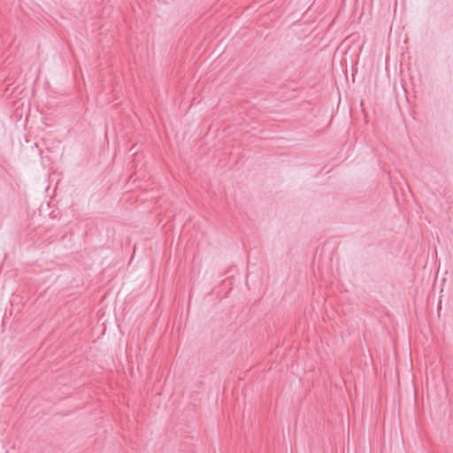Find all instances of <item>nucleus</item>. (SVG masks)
I'll return each mask as SVG.
<instances>
[{
  "label": "nucleus",
  "mask_w": 453,
  "mask_h": 453,
  "mask_svg": "<svg viewBox=\"0 0 453 453\" xmlns=\"http://www.w3.org/2000/svg\"><path fill=\"white\" fill-rule=\"evenodd\" d=\"M57 190V185L54 187L53 191L55 192Z\"/></svg>",
  "instance_id": "1"
}]
</instances>
